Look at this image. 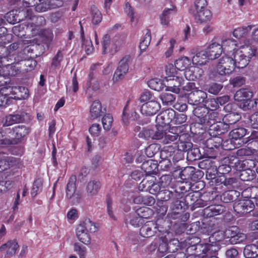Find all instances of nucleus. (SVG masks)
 I'll use <instances>...</instances> for the list:
<instances>
[{
    "mask_svg": "<svg viewBox=\"0 0 258 258\" xmlns=\"http://www.w3.org/2000/svg\"><path fill=\"white\" fill-rule=\"evenodd\" d=\"M244 43L246 46H241L235 53H224L217 66V72L220 75H230L235 67H245L248 63L249 58L255 55V50L248 46L249 41L247 40V42L245 41Z\"/></svg>",
    "mask_w": 258,
    "mask_h": 258,
    "instance_id": "f257e3e1",
    "label": "nucleus"
},
{
    "mask_svg": "<svg viewBox=\"0 0 258 258\" xmlns=\"http://www.w3.org/2000/svg\"><path fill=\"white\" fill-rule=\"evenodd\" d=\"M175 66L168 64L165 67L166 77L163 80L165 90L178 93L179 87L183 82L180 72L176 70Z\"/></svg>",
    "mask_w": 258,
    "mask_h": 258,
    "instance_id": "f03ea898",
    "label": "nucleus"
},
{
    "mask_svg": "<svg viewBox=\"0 0 258 258\" xmlns=\"http://www.w3.org/2000/svg\"><path fill=\"white\" fill-rule=\"evenodd\" d=\"M174 66L178 71H184L185 78L188 80H195L200 78L203 70L199 67L192 64L191 60L187 56H182L174 61Z\"/></svg>",
    "mask_w": 258,
    "mask_h": 258,
    "instance_id": "7ed1b4c3",
    "label": "nucleus"
},
{
    "mask_svg": "<svg viewBox=\"0 0 258 258\" xmlns=\"http://www.w3.org/2000/svg\"><path fill=\"white\" fill-rule=\"evenodd\" d=\"M98 230L95 224L89 219H86L78 225L76 228V236L78 239L86 245L90 243V233Z\"/></svg>",
    "mask_w": 258,
    "mask_h": 258,
    "instance_id": "20e7f679",
    "label": "nucleus"
},
{
    "mask_svg": "<svg viewBox=\"0 0 258 258\" xmlns=\"http://www.w3.org/2000/svg\"><path fill=\"white\" fill-rule=\"evenodd\" d=\"M125 44L124 37L119 36L114 37L111 40L108 35L103 37L102 41V52L103 54L114 55L118 52Z\"/></svg>",
    "mask_w": 258,
    "mask_h": 258,
    "instance_id": "39448f33",
    "label": "nucleus"
},
{
    "mask_svg": "<svg viewBox=\"0 0 258 258\" xmlns=\"http://www.w3.org/2000/svg\"><path fill=\"white\" fill-rule=\"evenodd\" d=\"M5 95H9L10 99L21 100L29 96L28 89L22 86H7L3 87L2 91Z\"/></svg>",
    "mask_w": 258,
    "mask_h": 258,
    "instance_id": "423d86ee",
    "label": "nucleus"
},
{
    "mask_svg": "<svg viewBox=\"0 0 258 258\" xmlns=\"http://www.w3.org/2000/svg\"><path fill=\"white\" fill-rule=\"evenodd\" d=\"M252 97V93L248 89L243 88L235 93L234 98L235 101L238 102V106L244 110H246L250 108V99Z\"/></svg>",
    "mask_w": 258,
    "mask_h": 258,
    "instance_id": "0eeeda50",
    "label": "nucleus"
},
{
    "mask_svg": "<svg viewBox=\"0 0 258 258\" xmlns=\"http://www.w3.org/2000/svg\"><path fill=\"white\" fill-rule=\"evenodd\" d=\"M76 182V176H72L70 178L66 188V198L71 200L74 203L78 202L81 197L79 191L77 190Z\"/></svg>",
    "mask_w": 258,
    "mask_h": 258,
    "instance_id": "6e6552de",
    "label": "nucleus"
},
{
    "mask_svg": "<svg viewBox=\"0 0 258 258\" xmlns=\"http://www.w3.org/2000/svg\"><path fill=\"white\" fill-rule=\"evenodd\" d=\"M160 108V104L157 100H152L142 105L141 112L145 116H152L156 114Z\"/></svg>",
    "mask_w": 258,
    "mask_h": 258,
    "instance_id": "1a4fd4ad",
    "label": "nucleus"
},
{
    "mask_svg": "<svg viewBox=\"0 0 258 258\" xmlns=\"http://www.w3.org/2000/svg\"><path fill=\"white\" fill-rule=\"evenodd\" d=\"M169 4L170 7H166L160 16L161 24L166 27L169 25L172 16L177 12L176 7L173 4Z\"/></svg>",
    "mask_w": 258,
    "mask_h": 258,
    "instance_id": "9d476101",
    "label": "nucleus"
},
{
    "mask_svg": "<svg viewBox=\"0 0 258 258\" xmlns=\"http://www.w3.org/2000/svg\"><path fill=\"white\" fill-rule=\"evenodd\" d=\"M103 113L101 102L98 100L93 101L89 109V119L92 121L97 120L103 115Z\"/></svg>",
    "mask_w": 258,
    "mask_h": 258,
    "instance_id": "9b49d317",
    "label": "nucleus"
},
{
    "mask_svg": "<svg viewBox=\"0 0 258 258\" xmlns=\"http://www.w3.org/2000/svg\"><path fill=\"white\" fill-rule=\"evenodd\" d=\"M157 224L152 221L146 222L140 229V234L144 237H150L153 236L156 232Z\"/></svg>",
    "mask_w": 258,
    "mask_h": 258,
    "instance_id": "f8f14e48",
    "label": "nucleus"
},
{
    "mask_svg": "<svg viewBox=\"0 0 258 258\" xmlns=\"http://www.w3.org/2000/svg\"><path fill=\"white\" fill-rule=\"evenodd\" d=\"M17 161L13 157H10L0 153V176L5 174L4 171L16 164Z\"/></svg>",
    "mask_w": 258,
    "mask_h": 258,
    "instance_id": "ddd939ff",
    "label": "nucleus"
},
{
    "mask_svg": "<svg viewBox=\"0 0 258 258\" xmlns=\"http://www.w3.org/2000/svg\"><path fill=\"white\" fill-rule=\"evenodd\" d=\"M128 70V65L127 59L123 58L119 62L118 67L114 73L113 79L115 81H118L122 79Z\"/></svg>",
    "mask_w": 258,
    "mask_h": 258,
    "instance_id": "4468645a",
    "label": "nucleus"
},
{
    "mask_svg": "<svg viewBox=\"0 0 258 258\" xmlns=\"http://www.w3.org/2000/svg\"><path fill=\"white\" fill-rule=\"evenodd\" d=\"M205 51L208 54V60L218 58L223 51L221 45L216 43H213L209 45Z\"/></svg>",
    "mask_w": 258,
    "mask_h": 258,
    "instance_id": "2eb2a0df",
    "label": "nucleus"
},
{
    "mask_svg": "<svg viewBox=\"0 0 258 258\" xmlns=\"http://www.w3.org/2000/svg\"><path fill=\"white\" fill-rule=\"evenodd\" d=\"M175 116V112L172 109H168L162 111L157 117V120H161L163 124H169L173 122Z\"/></svg>",
    "mask_w": 258,
    "mask_h": 258,
    "instance_id": "dca6fc26",
    "label": "nucleus"
},
{
    "mask_svg": "<svg viewBox=\"0 0 258 258\" xmlns=\"http://www.w3.org/2000/svg\"><path fill=\"white\" fill-rule=\"evenodd\" d=\"M251 28L252 26L250 25L237 27L233 30L232 33L233 36L238 39H243V41H244V40L246 39H245V37L250 32ZM243 42H244V41H243ZM244 45V43L241 44L239 46V48L241 45Z\"/></svg>",
    "mask_w": 258,
    "mask_h": 258,
    "instance_id": "f3484780",
    "label": "nucleus"
},
{
    "mask_svg": "<svg viewBox=\"0 0 258 258\" xmlns=\"http://www.w3.org/2000/svg\"><path fill=\"white\" fill-rule=\"evenodd\" d=\"M248 145H250V147L238 150L237 152V155L239 156L257 155L258 152V142L252 141Z\"/></svg>",
    "mask_w": 258,
    "mask_h": 258,
    "instance_id": "a211bd4d",
    "label": "nucleus"
},
{
    "mask_svg": "<svg viewBox=\"0 0 258 258\" xmlns=\"http://www.w3.org/2000/svg\"><path fill=\"white\" fill-rule=\"evenodd\" d=\"M191 60L194 66L205 65L208 61V54L205 50H201L197 52Z\"/></svg>",
    "mask_w": 258,
    "mask_h": 258,
    "instance_id": "6ab92c4d",
    "label": "nucleus"
},
{
    "mask_svg": "<svg viewBox=\"0 0 258 258\" xmlns=\"http://www.w3.org/2000/svg\"><path fill=\"white\" fill-rule=\"evenodd\" d=\"M19 247L18 243L15 240H11L0 247V250L6 251L8 255H14Z\"/></svg>",
    "mask_w": 258,
    "mask_h": 258,
    "instance_id": "aec40b11",
    "label": "nucleus"
},
{
    "mask_svg": "<svg viewBox=\"0 0 258 258\" xmlns=\"http://www.w3.org/2000/svg\"><path fill=\"white\" fill-rule=\"evenodd\" d=\"M225 208L221 205H216L208 206L204 209V214L208 217H213L223 213Z\"/></svg>",
    "mask_w": 258,
    "mask_h": 258,
    "instance_id": "412c9836",
    "label": "nucleus"
},
{
    "mask_svg": "<svg viewBox=\"0 0 258 258\" xmlns=\"http://www.w3.org/2000/svg\"><path fill=\"white\" fill-rule=\"evenodd\" d=\"M221 46L222 47V50L224 53L232 54L235 53L237 50L235 46H237L236 41L232 39H228L223 40ZM239 48H238V49Z\"/></svg>",
    "mask_w": 258,
    "mask_h": 258,
    "instance_id": "4be33fe9",
    "label": "nucleus"
},
{
    "mask_svg": "<svg viewBox=\"0 0 258 258\" xmlns=\"http://www.w3.org/2000/svg\"><path fill=\"white\" fill-rule=\"evenodd\" d=\"M192 15L197 21L201 23L210 21L212 16L211 11L208 8L194 14Z\"/></svg>",
    "mask_w": 258,
    "mask_h": 258,
    "instance_id": "5701e85b",
    "label": "nucleus"
},
{
    "mask_svg": "<svg viewBox=\"0 0 258 258\" xmlns=\"http://www.w3.org/2000/svg\"><path fill=\"white\" fill-rule=\"evenodd\" d=\"M101 187L99 181L91 180L88 182L86 190L88 196L92 197L96 195Z\"/></svg>",
    "mask_w": 258,
    "mask_h": 258,
    "instance_id": "b1692460",
    "label": "nucleus"
},
{
    "mask_svg": "<svg viewBox=\"0 0 258 258\" xmlns=\"http://www.w3.org/2000/svg\"><path fill=\"white\" fill-rule=\"evenodd\" d=\"M35 19L38 22H39V24L31 25L30 26L28 25L27 27V30L32 32V34L33 36L42 34L43 31L41 30L40 26L43 25L45 23V20L43 17H38L35 18Z\"/></svg>",
    "mask_w": 258,
    "mask_h": 258,
    "instance_id": "393cba45",
    "label": "nucleus"
},
{
    "mask_svg": "<svg viewBox=\"0 0 258 258\" xmlns=\"http://www.w3.org/2000/svg\"><path fill=\"white\" fill-rule=\"evenodd\" d=\"M209 122V121H208ZM209 124H211L210 126V130H214L217 132V134H222L224 133L225 132L228 131L229 126L227 123H225L222 122H219L217 123H211L209 121Z\"/></svg>",
    "mask_w": 258,
    "mask_h": 258,
    "instance_id": "a878e982",
    "label": "nucleus"
},
{
    "mask_svg": "<svg viewBox=\"0 0 258 258\" xmlns=\"http://www.w3.org/2000/svg\"><path fill=\"white\" fill-rule=\"evenodd\" d=\"M243 253L248 258L256 257L258 256V246L255 244L247 245L245 247Z\"/></svg>",
    "mask_w": 258,
    "mask_h": 258,
    "instance_id": "bb28decb",
    "label": "nucleus"
},
{
    "mask_svg": "<svg viewBox=\"0 0 258 258\" xmlns=\"http://www.w3.org/2000/svg\"><path fill=\"white\" fill-rule=\"evenodd\" d=\"M207 108L203 107H197L195 108L194 110V114L197 116L198 117H203L204 118V123H205V121L207 120L208 118H210V116H214L216 114V113L213 112L212 113L209 114V113H207L206 114H204V113H206Z\"/></svg>",
    "mask_w": 258,
    "mask_h": 258,
    "instance_id": "cd10ccee",
    "label": "nucleus"
},
{
    "mask_svg": "<svg viewBox=\"0 0 258 258\" xmlns=\"http://www.w3.org/2000/svg\"><path fill=\"white\" fill-rule=\"evenodd\" d=\"M136 216H139L143 220V219L149 218L154 214L153 211L150 208L143 207L137 209Z\"/></svg>",
    "mask_w": 258,
    "mask_h": 258,
    "instance_id": "c85d7f7f",
    "label": "nucleus"
},
{
    "mask_svg": "<svg viewBox=\"0 0 258 258\" xmlns=\"http://www.w3.org/2000/svg\"><path fill=\"white\" fill-rule=\"evenodd\" d=\"M206 0H196L194 6L190 9V13L192 15L207 8Z\"/></svg>",
    "mask_w": 258,
    "mask_h": 258,
    "instance_id": "c756f323",
    "label": "nucleus"
},
{
    "mask_svg": "<svg viewBox=\"0 0 258 258\" xmlns=\"http://www.w3.org/2000/svg\"><path fill=\"white\" fill-rule=\"evenodd\" d=\"M13 130L16 134V140L20 142L29 133V130L23 125L15 126Z\"/></svg>",
    "mask_w": 258,
    "mask_h": 258,
    "instance_id": "7c9ffc66",
    "label": "nucleus"
},
{
    "mask_svg": "<svg viewBox=\"0 0 258 258\" xmlns=\"http://www.w3.org/2000/svg\"><path fill=\"white\" fill-rule=\"evenodd\" d=\"M81 37L82 39V45L85 51L87 54H91L94 50L91 40L89 38H84L83 32L81 33Z\"/></svg>",
    "mask_w": 258,
    "mask_h": 258,
    "instance_id": "2f4dec72",
    "label": "nucleus"
},
{
    "mask_svg": "<svg viewBox=\"0 0 258 258\" xmlns=\"http://www.w3.org/2000/svg\"><path fill=\"white\" fill-rule=\"evenodd\" d=\"M50 8L49 0H37L35 9L38 12H44Z\"/></svg>",
    "mask_w": 258,
    "mask_h": 258,
    "instance_id": "473e14b6",
    "label": "nucleus"
},
{
    "mask_svg": "<svg viewBox=\"0 0 258 258\" xmlns=\"http://www.w3.org/2000/svg\"><path fill=\"white\" fill-rule=\"evenodd\" d=\"M16 64V63H8V64H5L4 69H6L7 70L5 74L9 75V76H14L20 73V68L17 67Z\"/></svg>",
    "mask_w": 258,
    "mask_h": 258,
    "instance_id": "72a5a7b5",
    "label": "nucleus"
},
{
    "mask_svg": "<svg viewBox=\"0 0 258 258\" xmlns=\"http://www.w3.org/2000/svg\"><path fill=\"white\" fill-rule=\"evenodd\" d=\"M148 86L153 90L160 91L164 88L165 85L164 82H162L159 79H153L149 81Z\"/></svg>",
    "mask_w": 258,
    "mask_h": 258,
    "instance_id": "f704fd0d",
    "label": "nucleus"
},
{
    "mask_svg": "<svg viewBox=\"0 0 258 258\" xmlns=\"http://www.w3.org/2000/svg\"><path fill=\"white\" fill-rule=\"evenodd\" d=\"M160 98L161 100L163 105H170L175 100V97L174 95L168 93H164L160 95Z\"/></svg>",
    "mask_w": 258,
    "mask_h": 258,
    "instance_id": "c9c22d12",
    "label": "nucleus"
},
{
    "mask_svg": "<svg viewBox=\"0 0 258 258\" xmlns=\"http://www.w3.org/2000/svg\"><path fill=\"white\" fill-rule=\"evenodd\" d=\"M113 117L110 114L105 115L102 118V123L103 128L106 131L111 129L113 123Z\"/></svg>",
    "mask_w": 258,
    "mask_h": 258,
    "instance_id": "e433bc0d",
    "label": "nucleus"
},
{
    "mask_svg": "<svg viewBox=\"0 0 258 258\" xmlns=\"http://www.w3.org/2000/svg\"><path fill=\"white\" fill-rule=\"evenodd\" d=\"M9 62V60L8 57L6 56H1L0 57V76L3 77L2 82L3 84L5 83V81H4V78L6 77L9 76V75H6L5 72H6V69H4L5 64H8L7 63Z\"/></svg>",
    "mask_w": 258,
    "mask_h": 258,
    "instance_id": "4c0bfd02",
    "label": "nucleus"
},
{
    "mask_svg": "<svg viewBox=\"0 0 258 258\" xmlns=\"http://www.w3.org/2000/svg\"><path fill=\"white\" fill-rule=\"evenodd\" d=\"M246 130L244 128H238L233 130L230 133V136L232 139L236 140L239 139L240 140L246 134Z\"/></svg>",
    "mask_w": 258,
    "mask_h": 258,
    "instance_id": "58836bf2",
    "label": "nucleus"
},
{
    "mask_svg": "<svg viewBox=\"0 0 258 258\" xmlns=\"http://www.w3.org/2000/svg\"><path fill=\"white\" fill-rule=\"evenodd\" d=\"M142 168L146 172L150 173L155 172L157 169V164L152 160H148L142 164Z\"/></svg>",
    "mask_w": 258,
    "mask_h": 258,
    "instance_id": "ea45409f",
    "label": "nucleus"
},
{
    "mask_svg": "<svg viewBox=\"0 0 258 258\" xmlns=\"http://www.w3.org/2000/svg\"><path fill=\"white\" fill-rule=\"evenodd\" d=\"M151 40V33L148 31L144 35L140 44V48L142 51H144L148 48L150 43Z\"/></svg>",
    "mask_w": 258,
    "mask_h": 258,
    "instance_id": "a19ab883",
    "label": "nucleus"
},
{
    "mask_svg": "<svg viewBox=\"0 0 258 258\" xmlns=\"http://www.w3.org/2000/svg\"><path fill=\"white\" fill-rule=\"evenodd\" d=\"M42 188V181L40 179L35 180L33 183V187L31 190V195L33 197H35L40 192Z\"/></svg>",
    "mask_w": 258,
    "mask_h": 258,
    "instance_id": "79ce46f5",
    "label": "nucleus"
},
{
    "mask_svg": "<svg viewBox=\"0 0 258 258\" xmlns=\"http://www.w3.org/2000/svg\"><path fill=\"white\" fill-rule=\"evenodd\" d=\"M124 11L130 18L132 25L136 26L137 23V21L134 16V12L133 10L128 3L125 4Z\"/></svg>",
    "mask_w": 258,
    "mask_h": 258,
    "instance_id": "37998d69",
    "label": "nucleus"
},
{
    "mask_svg": "<svg viewBox=\"0 0 258 258\" xmlns=\"http://www.w3.org/2000/svg\"><path fill=\"white\" fill-rule=\"evenodd\" d=\"M12 135H13V134H11V128L2 129L1 134L0 145H8L6 144L5 140L7 138L11 139Z\"/></svg>",
    "mask_w": 258,
    "mask_h": 258,
    "instance_id": "c03bdc74",
    "label": "nucleus"
},
{
    "mask_svg": "<svg viewBox=\"0 0 258 258\" xmlns=\"http://www.w3.org/2000/svg\"><path fill=\"white\" fill-rule=\"evenodd\" d=\"M238 206L242 209L243 212L247 213L252 210L254 205L250 200H244L240 202L238 204Z\"/></svg>",
    "mask_w": 258,
    "mask_h": 258,
    "instance_id": "a18cd8bd",
    "label": "nucleus"
},
{
    "mask_svg": "<svg viewBox=\"0 0 258 258\" xmlns=\"http://www.w3.org/2000/svg\"><path fill=\"white\" fill-rule=\"evenodd\" d=\"M74 250L79 255L80 258H86L87 253L86 248L79 243L74 244Z\"/></svg>",
    "mask_w": 258,
    "mask_h": 258,
    "instance_id": "49530a36",
    "label": "nucleus"
},
{
    "mask_svg": "<svg viewBox=\"0 0 258 258\" xmlns=\"http://www.w3.org/2000/svg\"><path fill=\"white\" fill-rule=\"evenodd\" d=\"M13 186V182L11 180L0 181V194H4L10 190Z\"/></svg>",
    "mask_w": 258,
    "mask_h": 258,
    "instance_id": "de8ad7c7",
    "label": "nucleus"
},
{
    "mask_svg": "<svg viewBox=\"0 0 258 258\" xmlns=\"http://www.w3.org/2000/svg\"><path fill=\"white\" fill-rule=\"evenodd\" d=\"M154 133L153 128H145L140 132L139 137L140 138H143L145 140H148L149 139H153V135Z\"/></svg>",
    "mask_w": 258,
    "mask_h": 258,
    "instance_id": "09e8293b",
    "label": "nucleus"
},
{
    "mask_svg": "<svg viewBox=\"0 0 258 258\" xmlns=\"http://www.w3.org/2000/svg\"><path fill=\"white\" fill-rule=\"evenodd\" d=\"M178 137L179 136L177 134L170 132L169 134H167L165 133L163 141H162V143L164 144H169L176 140Z\"/></svg>",
    "mask_w": 258,
    "mask_h": 258,
    "instance_id": "8fccbe9b",
    "label": "nucleus"
},
{
    "mask_svg": "<svg viewBox=\"0 0 258 258\" xmlns=\"http://www.w3.org/2000/svg\"><path fill=\"white\" fill-rule=\"evenodd\" d=\"M194 169L192 167L185 168L180 173V178L183 180L189 179L194 172Z\"/></svg>",
    "mask_w": 258,
    "mask_h": 258,
    "instance_id": "3c124183",
    "label": "nucleus"
},
{
    "mask_svg": "<svg viewBox=\"0 0 258 258\" xmlns=\"http://www.w3.org/2000/svg\"><path fill=\"white\" fill-rule=\"evenodd\" d=\"M89 133L93 137H98L101 132V127L98 123L93 124L89 128Z\"/></svg>",
    "mask_w": 258,
    "mask_h": 258,
    "instance_id": "603ef678",
    "label": "nucleus"
},
{
    "mask_svg": "<svg viewBox=\"0 0 258 258\" xmlns=\"http://www.w3.org/2000/svg\"><path fill=\"white\" fill-rule=\"evenodd\" d=\"M20 118L18 115H9L6 117L4 125L6 126H10L19 121Z\"/></svg>",
    "mask_w": 258,
    "mask_h": 258,
    "instance_id": "864d4df0",
    "label": "nucleus"
},
{
    "mask_svg": "<svg viewBox=\"0 0 258 258\" xmlns=\"http://www.w3.org/2000/svg\"><path fill=\"white\" fill-rule=\"evenodd\" d=\"M92 21L94 24L97 25L101 22L102 20V15L101 12L98 9L96 8L93 9L92 11Z\"/></svg>",
    "mask_w": 258,
    "mask_h": 258,
    "instance_id": "5fc2aeb1",
    "label": "nucleus"
},
{
    "mask_svg": "<svg viewBox=\"0 0 258 258\" xmlns=\"http://www.w3.org/2000/svg\"><path fill=\"white\" fill-rule=\"evenodd\" d=\"M153 130L154 133L153 135V139L163 141L165 132L161 127H155Z\"/></svg>",
    "mask_w": 258,
    "mask_h": 258,
    "instance_id": "6e6d98bb",
    "label": "nucleus"
},
{
    "mask_svg": "<svg viewBox=\"0 0 258 258\" xmlns=\"http://www.w3.org/2000/svg\"><path fill=\"white\" fill-rule=\"evenodd\" d=\"M169 47L165 51L164 55L166 58H169L173 55V49L176 43V40L174 38H171L169 40Z\"/></svg>",
    "mask_w": 258,
    "mask_h": 258,
    "instance_id": "4d7b16f0",
    "label": "nucleus"
},
{
    "mask_svg": "<svg viewBox=\"0 0 258 258\" xmlns=\"http://www.w3.org/2000/svg\"><path fill=\"white\" fill-rule=\"evenodd\" d=\"M62 53L60 51H58L52 59V61L51 62V67L55 69L59 67L60 62L62 59Z\"/></svg>",
    "mask_w": 258,
    "mask_h": 258,
    "instance_id": "13d9d810",
    "label": "nucleus"
},
{
    "mask_svg": "<svg viewBox=\"0 0 258 258\" xmlns=\"http://www.w3.org/2000/svg\"><path fill=\"white\" fill-rule=\"evenodd\" d=\"M181 136L179 137V141L177 144V147L179 150L186 151L192 147V143L190 142H185L181 140Z\"/></svg>",
    "mask_w": 258,
    "mask_h": 258,
    "instance_id": "bf43d9fd",
    "label": "nucleus"
},
{
    "mask_svg": "<svg viewBox=\"0 0 258 258\" xmlns=\"http://www.w3.org/2000/svg\"><path fill=\"white\" fill-rule=\"evenodd\" d=\"M186 116L183 114L180 113L175 114V118L173 119L172 124L173 125H179L184 123L186 120Z\"/></svg>",
    "mask_w": 258,
    "mask_h": 258,
    "instance_id": "052dcab7",
    "label": "nucleus"
},
{
    "mask_svg": "<svg viewBox=\"0 0 258 258\" xmlns=\"http://www.w3.org/2000/svg\"><path fill=\"white\" fill-rule=\"evenodd\" d=\"M239 228L236 226H232L229 227L225 231V235L227 238H230V240L231 242L232 238L234 237L238 233Z\"/></svg>",
    "mask_w": 258,
    "mask_h": 258,
    "instance_id": "680f3d73",
    "label": "nucleus"
},
{
    "mask_svg": "<svg viewBox=\"0 0 258 258\" xmlns=\"http://www.w3.org/2000/svg\"><path fill=\"white\" fill-rule=\"evenodd\" d=\"M41 35L44 38L46 44H49L52 40L53 34L51 30L47 29L42 32Z\"/></svg>",
    "mask_w": 258,
    "mask_h": 258,
    "instance_id": "e2e57ef3",
    "label": "nucleus"
},
{
    "mask_svg": "<svg viewBox=\"0 0 258 258\" xmlns=\"http://www.w3.org/2000/svg\"><path fill=\"white\" fill-rule=\"evenodd\" d=\"M225 118L226 120H228V123L227 124L229 125L235 123L237 121H238L240 118V117L238 114L231 113L226 115Z\"/></svg>",
    "mask_w": 258,
    "mask_h": 258,
    "instance_id": "0e129e2a",
    "label": "nucleus"
},
{
    "mask_svg": "<svg viewBox=\"0 0 258 258\" xmlns=\"http://www.w3.org/2000/svg\"><path fill=\"white\" fill-rule=\"evenodd\" d=\"M217 99H210L206 101L205 106L211 110H214L219 107V104L217 101Z\"/></svg>",
    "mask_w": 258,
    "mask_h": 258,
    "instance_id": "69168bd1",
    "label": "nucleus"
},
{
    "mask_svg": "<svg viewBox=\"0 0 258 258\" xmlns=\"http://www.w3.org/2000/svg\"><path fill=\"white\" fill-rule=\"evenodd\" d=\"M245 239L246 235L244 234L241 233L239 229H238V233H237L236 235L234 237L232 238L231 243L233 244H236L243 241Z\"/></svg>",
    "mask_w": 258,
    "mask_h": 258,
    "instance_id": "338daca9",
    "label": "nucleus"
},
{
    "mask_svg": "<svg viewBox=\"0 0 258 258\" xmlns=\"http://www.w3.org/2000/svg\"><path fill=\"white\" fill-rule=\"evenodd\" d=\"M151 183L152 182L149 183V186L148 187L149 192L152 195H156L160 191V186L158 183H153L150 186Z\"/></svg>",
    "mask_w": 258,
    "mask_h": 258,
    "instance_id": "774afa93",
    "label": "nucleus"
}]
</instances>
